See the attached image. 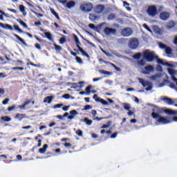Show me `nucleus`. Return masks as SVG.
Segmentation results:
<instances>
[{
	"mask_svg": "<svg viewBox=\"0 0 177 177\" xmlns=\"http://www.w3.org/2000/svg\"><path fill=\"white\" fill-rule=\"evenodd\" d=\"M142 57L144 60L148 62V63H151L156 60V59H158V56L156 55V53L150 50H145L142 52Z\"/></svg>",
	"mask_w": 177,
	"mask_h": 177,
	"instance_id": "1",
	"label": "nucleus"
},
{
	"mask_svg": "<svg viewBox=\"0 0 177 177\" xmlns=\"http://www.w3.org/2000/svg\"><path fill=\"white\" fill-rule=\"evenodd\" d=\"M151 117L153 118V120H157V118H158V122H159V124H165L171 122V121L168 120L167 118H164L158 113H151Z\"/></svg>",
	"mask_w": 177,
	"mask_h": 177,
	"instance_id": "2",
	"label": "nucleus"
},
{
	"mask_svg": "<svg viewBox=\"0 0 177 177\" xmlns=\"http://www.w3.org/2000/svg\"><path fill=\"white\" fill-rule=\"evenodd\" d=\"M74 37V39H75V42L76 44V46L78 49V50H80V52H81L82 55L83 56H84L85 57H89V55L85 52V50H84V49L82 48H81L80 45H81V41H80V39H78V36H77L76 35H73Z\"/></svg>",
	"mask_w": 177,
	"mask_h": 177,
	"instance_id": "3",
	"label": "nucleus"
},
{
	"mask_svg": "<svg viewBox=\"0 0 177 177\" xmlns=\"http://www.w3.org/2000/svg\"><path fill=\"white\" fill-rule=\"evenodd\" d=\"M139 39L136 37H133L129 40L128 46L130 49L135 50L139 48Z\"/></svg>",
	"mask_w": 177,
	"mask_h": 177,
	"instance_id": "4",
	"label": "nucleus"
},
{
	"mask_svg": "<svg viewBox=\"0 0 177 177\" xmlns=\"http://www.w3.org/2000/svg\"><path fill=\"white\" fill-rule=\"evenodd\" d=\"M80 10H82V12L88 13V12H91L92 10V9H93V5L91 3H83V4L80 5Z\"/></svg>",
	"mask_w": 177,
	"mask_h": 177,
	"instance_id": "5",
	"label": "nucleus"
},
{
	"mask_svg": "<svg viewBox=\"0 0 177 177\" xmlns=\"http://www.w3.org/2000/svg\"><path fill=\"white\" fill-rule=\"evenodd\" d=\"M147 13H148L149 16L154 17L158 13L157 7H156V6H149L147 10Z\"/></svg>",
	"mask_w": 177,
	"mask_h": 177,
	"instance_id": "6",
	"label": "nucleus"
},
{
	"mask_svg": "<svg viewBox=\"0 0 177 177\" xmlns=\"http://www.w3.org/2000/svg\"><path fill=\"white\" fill-rule=\"evenodd\" d=\"M133 34V30L131 28H124L121 30V35L122 37H131Z\"/></svg>",
	"mask_w": 177,
	"mask_h": 177,
	"instance_id": "7",
	"label": "nucleus"
},
{
	"mask_svg": "<svg viewBox=\"0 0 177 177\" xmlns=\"http://www.w3.org/2000/svg\"><path fill=\"white\" fill-rule=\"evenodd\" d=\"M104 32L106 35H115V34H117V29L111 28L106 26L104 29Z\"/></svg>",
	"mask_w": 177,
	"mask_h": 177,
	"instance_id": "8",
	"label": "nucleus"
},
{
	"mask_svg": "<svg viewBox=\"0 0 177 177\" xmlns=\"http://www.w3.org/2000/svg\"><path fill=\"white\" fill-rule=\"evenodd\" d=\"M140 84H142V85L144 88H146V86H147V88H145V91H151V89H153V84L150 82L145 81V80H142L140 81Z\"/></svg>",
	"mask_w": 177,
	"mask_h": 177,
	"instance_id": "9",
	"label": "nucleus"
},
{
	"mask_svg": "<svg viewBox=\"0 0 177 177\" xmlns=\"http://www.w3.org/2000/svg\"><path fill=\"white\" fill-rule=\"evenodd\" d=\"M169 12H162L160 14V20H162L163 21H167V20H168V19H169Z\"/></svg>",
	"mask_w": 177,
	"mask_h": 177,
	"instance_id": "10",
	"label": "nucleus"
},
{
	"mask_svg": "<svg viewBox=\"0 0 177 177\" xmlns=\"http://www.w3.org/2000/svg\"><path fill=\"white\" fill-rule=\"evenodd\" d=\"M161 100H163V102H166L167 104L171 105V104H174V103H175V102H174V100H172V99L167 97V96H162L160 97Z\"/></svg>",
	"mask_w": 177,
	"mask_h": 177,
	"instance_id": "11",
	"label": "nucleus"
},
{
	"mask_svg": "<svg viewBox=\"0 0 177 177\" xmlns=\"http://www.w3.org/2000/svg\"><path fill=\"white\" fill-rule=\"evenodd\" d=\"M91 114L93 117L94 121H102V120H104V118H99L97 116L96 117V115H97V111H96V110H92Z\"/></svg>",
	"mask_w": 177,
	"mask_h": 177,
	"instance_id": "12",
	"label": "nucleus"
},
{
	"mask_svg": "<svg viewBox=\"0 0 177 177\" xmlns=\"http://www.w3.org/2000/svg\"><path fill=\"white\" fill-rule=\"evenodd\" d=\"M15 120H18L19 121H21L24 120V118H27V115L26 113H17L15 116Z\"/></svg>",
	"mask_w": 177,
	"mask_h": 177,
	"instance_id": "13",
	"label": "nucleus"
},
{
	"mask_svg": "<svg viewBox=\"0 0 177 177\" xmlns=\"http://www.w3.org/2000/svg\"><path fill=\"white\" fill-rule=\"evenodd\" d=\"M153 109H152V113H154L155 114H161L162 113V109L156 106V105H152Z\"/></svg>",
	"mask_w": 177,
	"mask_h": 177,
	"instance_id": "14",
	"label": "nucleus"
},
{
	"mask_svg": "<svg viewBox=\"0 0 177 177\" xmlns=\"http://www.w3.org/2000/svg\"><path fill=\"white\" fill-rule=\"evenodd\" d=\"M104 10V6L97 5L95 8V13H102Z\"/></svg>",
	"mask_w": 177,
	"mask_h": 177,
	"instance_id": "15",
	"label": "nucleus"
},
{
	"mask_svg": "<svg viewBox=\"0 0 177 177\" xmlns=\"http://www.w3.org/2000/svg\"><path fill=\"white\" fill-rule=\"evenodd\" d=\"M88 19L91 21H96V20H99V19H100V17L95 15V14H89Z\"/></svg>",
	"mask_w": 177,
	"mask_h": 177,
	"instance_id": "16",
	"label": "nucleus"
},
{
	"mask_svg": "<svg viewBox=\"0 0 177 177\" xmlns=\"http://www.w3.org/2000/svg\"><path fill=\"white\" fill-rule=\"evenodd\" d=\"M84 84H85V82L84 81L79 82L78 83H73V85L75 86L74 88L77 89V88H80L82 89V88H84Z\"/></svg>",
	"mask_w": 177,
	"mask_h": 177,
	"instance_id": "17",
	"label": "nucleus"
},
{
	"mask_svg": "<svg viewBox=\"0 0 177 177\" xmlns=\"http://www.w3.org/2000/svg\"><path fill=\"white\" fill-rule=\"evenodd\" d=\"M0 27H1V28H7L8 30H10V31H13V27L8 24H3L0 23Z\"/></svg>",
	"mask_w": 177,
	"mask_h": 177,
	"instance_id": "18",
	"label": "nucleus"
},
{
	"mask_svg": "<svg viewBox=\"0 0 177 177\" xmlns=\"http://www.w3.org/2000/svg\"><path fill=\"white\" fill-rule=\"evenodd\" d=\"M48 144L44 145L43 147L39 149V153H40V154H45V153H46V149H48Z\"/></svg>",
	"mask_w": 177,
	"mask_h": 177,
	"instance_id": "19",
	"label": "nucleus"
},
{
	"mask_svg": "<svg viewBox=\"0 0 177 177\" xmlns=\"http://www.w3.org/2000/svg\"><path fill=\"white\" fill-rule=\"evenodd\" d=\"M106 26H107V23L106 22H103L100 25L97 26V32H99V31H101V30H104V28L106 27Z\"/></svg>",
	"mask_w": 177,
	"mask_h": 177,
	"instance_id": "20",
	"label": "nucleus"
},
{
	"mask_svg": "<svg viewBox=\"0 0 177 177\" xmlns=\"http://www.w3.org/2000/svg\"><path fill=\"white\" fill-rule=\"evenodd\" d=\"M14 37L15 38H17V39H19V41L20 42H21V44H23V45H24L25 46H27V43H26V41H24V39H23L21 37H20V36H19V35L17 34H14Z\"/></svg>",
	"mask_w": 177,
	"mask_h": 177,
	"instance_id": "21",
	"label": "nucleus"
},
{
	"mask_svg": "<svg viewBox=\"0 0 177 177\" xmlns=\"http://www.w3.org/2000/svg\"><path fill=\"white\" fill-rule=\"evenodd\" d=\"M167 28L170 30L171 28H174L175 27V21H169L167 25H166Z\"/></svg>",
	"mask_w": 177,
	"mask_h": 177,
	"instance_id": "22",
	"label": "nucleus"
},
{
	"mask_svg": "<svg viewBox=\"0 0 177 177\" xmlns=\"http://www.w3.org/2000/svg\"><path fill=\"white\" fill-rule=\"evenodd\" d=\"M19 10L22 12L23 16H27V12H26V7L23 5H19Z\"/></svg>",
	"mask_w": 177,
	"mask_h": 177,
	"instance_id": "23",
	"label": "nucleus"
},
{
	"mask_svg": "<svg viewBox=\"0 0 177 177\" xmlns=\"http://www.w3.org/2000/svg\"><path fill=\"white\" fill-rule=\"evenodd\" d=\"M153 30L156 34H158L159 35H161V34L162 32L161 29L160 28H158V26H153Z\"/></svg>",
	"mask_w": 177,
	"mask_h": 177,
	"instance_id": "24",
	"label": "nucleus"
},
{
	"mask_svg": "<svg viewBox=\"0 0 177 177\" xmlns=\"http://www.w3.org/2000/svg\"><path fill=\"white\" fill-rule=\"evenodd\" d=\"M145 70L146 71H149V73H153V71H154V66L152 65H148L145 67Z\"/></svg>",
	"mask_w": 177,
	"mask_h": 177,
	"instance_id": "25",
	"label": "nucleus"
},
{
	"mask_svg": "<svg viewBox=\"0 0 177 177\" xmlns=\"http://www.w3.org/2000/svg\"><path fill=\"white\" fill-rule=\"evenodd\" d=\"M52 100H53V96H48L44 98V103H52Z\"/></svg>",
	"mask_w": 177,
	"mask_h": 177,
	"instance_id": "26",
	"label": "nucleus"
},
{
	"mask_svg": "<svg viewBox=\"0 0 177 177\" xmlns=\"http://www.w3.org/2000/svg\"><path fill=\"white\" fill-rule=\"evenodd\" d=\"M164 111L166 114H168L169 115H176V111H175L165 109Z\"/></svg>",
	"mask_w": 177,
	"mask_h": 177,
	"instance_id": "27",
	"label": "nucleus"
},
{
	"mask_svg": "<svg viewBox=\"0 0 177 177\" xmlns=\"http://www.w3.org/2000/svg\"><path fill=\"white\" fill-rule=\"evenodd\" d=\"M156 59L157 60V63H158V64H161L162 66H169V64L168 62H162V59L158 58H156Z\"/></svg>",
	"mask_w": 177,
	"mask_h": 177,
	"instance_id": "28",
	"label": "nucleus"
},
{
	"mask_svg": "<svg viewBox=\"0 0 177 177\" xmlns=\"http://www.w3.org/2000/svg\"><path fill=\"white\" fill-rule=\"evenodd\" d=\"M95 102H100V103H102V104H103L104 106H107L109 104V102H107V101L102 98L95 99Z\"/></svg>",
	"mask_w": 177,
	"mask_h": 177,
	"instance_id": "29",
	"label": "nucleus"
},
{
	"mask_svg": "<svg viewBox=\"0 0 177 177\" xmlns=\"http://www.w3.org/2000/svg\"><path fill=\"white\" fill-rule=\"evenodd\" d=\"M1 121L3 122H10L12 121V118L9 116H3L1 118Z\"/></svg>",
	"mask_w": 177,
	"mask_h": 177,
	"instance_id": "30",
	"label": "nucleus"
},
{
	"mask_svg": "<svg viewBox=\"0 0 177 177\" xmlns=\"http://www.w3.org/2000/svg\"><path fill=\"white\" fill-rule=\"evenodd\" d=\"M44 35L49 41H53V38L52 37V33L49 32H44Z\"/></svg>",
	"mask_w": 177,
	"mask_h": 177,
	"instance_id": "31",
	"label": "nucleus"
},
{
	"mask_svg": "<svg viewBox=\"0 0 177 177\" xmlns=\"http://www.w3.org/2000/svg\"><path fill=\"white\" fill-rule=\"evenodd\" d=\"M75 6V1H68L66 3V7L68 9H71V8H74Z\"/></svg>",
	"mask_w": 177,
	"mask_h": 177,
	"instance_id": "32",
	"label": "nucleus"
},
{
	"mask_svg": "<svg viewBox=\"0 0 177 177\" xmlns=\"http://www.w3.org/2000/svg\"><path fill=\"white\" fill-rule=\"evenodd\" d=\"M17 21L21 24L24 28H28V26H27V24H26L21 19H17Z\"/></svg>",
	"mask_w": 177,
	"mask_h": 177,
	"instance_id": "33",
	"label": "nucleus"
},
{
	"mask_svg": "<svg viewBox=\"0 0 177 177\" xmlns=\"http://www.w3.org/2000/svg\"><path fill=\"white\" fill-rule=\"evenodd\" d=\"M50 10L52 15H53L55 16V17H56L57 19L60 20V17H59V14H57V12H56V11H55V9L50 8Z\"/></svg>",
	"mask_w": 177,
	"mask_h": 177,
	"instance_id": "34",
	"label": "nucleus"
},
{
	"mask_svg": "<svg viewBox=\"0 0 177 177\" xmlns=\"http://www.w3.org/2000/svg\"><path fill=\"white\" fill-rule=\"evenodd\" d=\"M100 73H101V74H104V75H107V76L113 75V72H110L104 70H101Z\"/></svg>",
	"mask_w": 177,
	"mask_h": 177,
	"instance_id": "35",
	"label": "nucleus"
},
{
	"mask_svg": "<svg viewBox=\"0 0 177 177\" xmlns=\"http://www.w3.org/2000/svg\"><path fill=\"white\" fill-rule=\"evenodd\" d=\"M122 105L124 110H127V111H129V110H131V104L129 103H123Z\"/></svg>",
	"mask_w": 177,
	"mask_h": 177,
	"instance_id": "36",
	"label": "nucleus"
},
{
	"mask_svg": "<svg viewBox=\"0 0 177 177\" xmlns=\"http://www.w3.org/2000/svg\"><path fill=\"white\" fill-rule=\"evenodd\" d=\"M83 121L86 124V125H88V126L92 125L93 121L91 120H89V118H85Z\"/></svg>",
	"mask_w": 177,
	"mask_h": 177,
	"instance_id": "37",
	"label": "nucleus"
},
{
	"mask_svg": "<svg viewBox=\"0 0 177 177\" xmlns=\"http://www.w3.org/2000/svg\"><path fill=\"white\" fill-rule=\"evenodd\" d=\"M123 5H124V6H125L127 10H129V12L132 10V8H131V7H129V3H128V2L123 1Z\"/></svg>",
	"mask_w": 177,
	"mask_h": 177,
	"instance_id": "38",
	"label": "nucleus"
},
{
	"mask_svg": "<svg viewBox=\"0 0 177 177\" xmlns=\"http://www.w3.org/2000/svg\"><path fill=\"white\" fill-rule=\"evenodd\" d=\"M165 53L167 55H172V48L171 47H166Z\"/></svg>",
	"mask_w": 177,
	"mask_h": 177,
	"instance_id": "39",
	"label": "nucleus"
},
{
	"mask_svg": "<svg viewBox=\"0 0 177 177\" xmlns=\"http://www.w3.org/2000/svg\"><path fill=\"white\" fill-rule=\"evenodd\" d=\"M168 73L170 75H171V77H174V75H175V74H176V72L175 71V70H174L172 68H169Z\"/></svg>",
	"mask_w": 177,
	"mask_h": 177,
	"instance_id": "40",
	"label": "nucleus"
},
{
	"mask_svg": "<svg viewBox=\"0 0 177 177\" xmlns=\"http://www.w3.org/2000/svg\"><path fill=\"white\" fill-rule=\"evenodd\" d=\"M88 27L91 28V30H94L95 31L97 32V26H95L93 24H88Z\"/></svg>",
	"mask_w": 177,
	"mask_h": 177,
	"instance_id": "41",
	"label": "nucleus"
},
{
	"mask_svg": "<svg viewBox=\"0 0 177 177\" xmlns=\"http://www.w3.org/2000/svg\"><path fill=\"white\" fill-rule=\"evenodd\" d=\"M140 57H142V53H138L133 56V59H135L136 60H139Z\"/></svg>",
	"mask_w": 177,
	"mask_h": 177,
	"instance_id": "42",
	"label": "nucleus"
},
{
	"mask_svg": "<svg viewBox=\"0 0 177 177\" xmlns=\"http://www.w3.org/2000/svg\"><path fill=\"white\" fill-rule=\"evenodd\" d=\"M108 20H114V19H115V14L114 13H111L108 17H107Z\"/></svg>",
	"mask_w": 177,
	"mask_h": 177,
	"instance_id": "43",
	"label": "nucleus"
},
{
	"mask_svg": "<svg viewBox=\"0 0 177 177\" xmlns=\"http://www.w3.org/2000/svg\"><path fill=\"white\" fill-rule=\"evenodd\" d=\"M14 28H15V30H16L17 31H18V32H20V33H23V32H24L23 30H21V29L19 27V26H17V25H14Z\"/></svg>",
	"mask_w": 177,
	"mask_h": 177,
	"instance_id": "44",
	"label": "nucleus"
},
{
	"mask_svg": "<svg viewBox=\"0 0 177 177\" xmlns=\"http://www.w3.org/2000/svg\"><path fill=\"white\" fill-rule=\"evenodd\" d=\"M111 66L112 67H113V68H115V70H116V71L121 72V68L118 67L117 66H115V64L111 63Z\"/></svg>",
	"mask_w": 177,
	"mask_h": 177,
	"instance_id": "45",
	"label": "nucleus"
},
{
	"mask_svg": "<svg viewBox=\"0 0 177 177\" xmlns=\"http://www.w3.org/2000/svg\"><path fill=\"white\" fill-rule=\"evenodd\" d=\"M91 89H92V85H88V86L86 88V89H85L86 93H87V94L91 93Z\"/></svg>",
	"mask_w": 177,
	"mask_h": 177,
	"instance_id": "46",
	"label": "nucleus"
},
{
	"mask_svg": "<svg viewBox=\"0 0 177 177\" xmlns=\"http://www.w3.org/2000/svg\"><path fill=\"white\" fill-rule=\"evenodd\" d=\"M69 113L70 114H71V115H73L74 117H75V115H78V111H77L76 110H72Z\"/></svg>",
	"mask_w": 177,
	"mask_h": 177,
	"instance_id": "47",
	"label": "nucleus"
},
{
	"mask_svg": "<svg viewBox=\"0 0 177 177\" xmlns=\"http://www.w3.org/2000/svg\"><path fill=\"white\" fill-rule=\"evenodd\" d=\"M126 41L127 39H125L124 38H120L118 39V44H125Z\"/></svg>",
	"mask_w": 177,
	"mask_h": 177,
	"instance_id": "48",
	"label": "nucleus"
},
{
	"mask_svg": "<svg viewBox=\"0 0 177 177\" xmlns=\"http://www.w3.org/2000/svg\"><path fill=\"white\" fill-rule=\"evenodd\" d=\"M75 59H76V62L77 63H79V64H82L83 62H82V59H81V57L77 56L75 57Z\"/></svg>",
	"mask_w": 177,
	"mask_h": 177,
	"instance_id": "49",
	"label": "nucleus"
},
{
	"mask_svg": "<svg viewBox=\"0 0 177 177\" xmlns=\"http://www.w3.org/2000/svg\"><path fill=\"white\" fill-rule=\"evenodd\" d=\"M145 64H146V62H145V59H142L141 60L138 61L139 66H145Z\"/></svg>",
	"mask_w": 177,
	"mask_h": 177,
	"instance_id": "50",
	"label": "nucleus"
},
{
	"mask_svg": "<svg viewBox=\"0 0 177 177\" xmlns=\"http://www.w3.org/2000/svg\"><path fill=\"white\" fill-rule=\"evenodd\" d=\"M54 47H55V50H59V51H60V50H62V46H59V45H57V44H54Z\"/></svg>",
	"mask_w": 177,
	"mask_h": 177,
	"instance_id": "51",
	"label": "nucleus"
},
{
	"mask_svg": "<svg viewBox=\"0 0 177 177\" xmlns=\"http://www.w3.org/2000/svg\"><path fill=\"white\" fill-rule=\"evenodd\" d=\"M76 135H77V136H82L83 135L82 131L81 129H77L76 131Z\"/></svg>",
	"mask_w": 177,
	"mask_h": 177,
	"instance_id": "52",
	"label": "nucleus"
},
{
	"mask_svg": "<svg viewBox=\"0 0 177 177\" xmlns=\"http://www.w3.org/2000/svg\"><path fill=\"white\" fill-rule=\"evenodd\" d=\"M59 44H61V45H63V44H66V38L65 37H61L59 39Z\"/></svg>",
	"mask_w": 177,
	"mask_h": 177,
	"instance_id": "53",
	"label": "nucleus"
},
{
	"mask_svg": "<svg viewBox=\"0 0 177 177\" xmlns=\"http://www.w3.org/2000/svg\"><path fill=\"white\" fill-rule=\"evenodd\" d=\"M34 15H35V16H37V17H44V15L39 13V12H37L36 11H34L33 12Z\"/></svg>",
	"mask_w": 177,
	"mask_h": 177,
	"instance_id": "54",
	"label": "nucleus"
},
{
	"mask_svg": "<svg viewBox=\"0 0 177 177\" xmlns=\"http://www.w3.org/2000/svg\"><path fill=\"white\" fill-rule=\"evenodd\" d=\"M143 27L144 28H145V30H147V31H149V32H151V29H150V28L149 27V26H147V24H143Z\"/></svg>",
	"mask_w": 177,
	"mask_h": 177,
	"instance_id": "55",
	"label": "nucleus"
},
{
	"mask_svg": "<svg viewBox=\"0 0 177 177\" xmlns=\"http://www.w3.org/2000/svg\"><path fill=\"white\" fill-rule=\"evenodd\" d=\"M11 70H14V71L19 70L20 71H23V70H24V68H23V67H13V68H11Z\"/></svg>",
	"mask_w": 177,
	"mask_h": 177,
	"instance_id": "56",
	"label": "nucleus"
},
{
	"mask_svg": "<svg viewBox=\"0 0 177 177\" xmlns=\"http://www.w3.org/2000/svg\"><path fill=\"white\" fill-rule=\"evenodd\" d=\"M16 109V105H12V106H9L7 110L8 111H12V110H15Z\"/></svg>",
	"mask_w": 177,
	"mask_h": 177,
	"instance_id": "57",
	"label": "nucleus"
},
{
	"mask_svg": "<svg viewBox=\"0 0 177 177\" xmlns=\"http://www.w3.org/2000/svg\"><path fill=\"white\" fill-rule=\"evenodd\" d=\"M159 47L160 48V49H166L167 45L162 43H159Z\"/></svg>",
	"mask_w": 177,
	"mask_h": 177,
	"instance_id": "58",
	"label": "nucleus"
},
{
	"mask_svg": "<svg viewBox=\"0 0 177 177\" xmlns=\"http://www.w3.org/2000/svg\"><path fill=\"white\" fill-rule=\"evenodd\" d=\"M118 135V132H115L111 136V139H115L117 136Z\"/></svg>",
	"mask_w": 177,
	"mask_h": 177,
	"instance_id": "59",
	"label": "nucleus"
},
{
	"mask_svg": "<svg viewBox=\"0 0 177 177\" xmlns=\"http://www.w3.org/2000/svg\"><path fill=\"white\" fill-rule=\"evenodd\" d=\"M60 107H63V104H57L54 106V109H60Z\"/></svg>",
	"mask_w": 177,
	"mask_h": 177,
	"instance_id": "60",
	"label": "nucleus"
},
{
	"mask_svg": "<svg viewBox=\"0 0 177 177\" xmlns=\"http://www.w3.org/2000/svg\"><path fill=\"white\" fill-rule=\"evenodd\" d=\"M64 146L65 147H71L72 145H71V143H70V142H65V143L64 144Z\"/></svg>",
	"mask_w": 177,
	"mask_h": 177,
	"instance_id": "61",
	"label": "nucleus"
},
{
	"mask_svg": "<svg viewBox=\"0 0 177 177\" xmlns=\"http://www.w3.org/2000/svg\"><path fill=\"white\" fill-rule=\"evenodd\" d=\"M8 103H9V98H6L5 100L2 102V104L4 105L8 104Z\"/></svg>",
	"mask_w": 177,
	"mask_h": 177,
	"instance_id": "62",
	"label": "nucleus"
},
{
	"mask_svg": "<svg viewBox=\"0 0 177 177\" xmlns=\"http://www.w3.org/2000/svg\"><path fill=\"white\" fill-rule=\"evenodd\" d=\"M70 94H65L64 95H62V97H64V99H70Z\"/></svg>",
	"mask_w": 177,
	"mask_h": 177,
	"instance_id": "63",
	"label": "nucleus"
},
{
	"mask_svg": "<svg viewBox=\"0 0 177 177\" xmlns=\"http://www.w3.org/2000/svg\"><path fill=\"white\" fill-rule=\"evenodd\" d=\"M91 109H92V106L91 105H86L84 106V110H91Z\"/></svg>",
	"mask_w": 177,
	"mask_h": 177,
	"instance_id": "64",
	"label": "nucleus"
}]
</instances>
